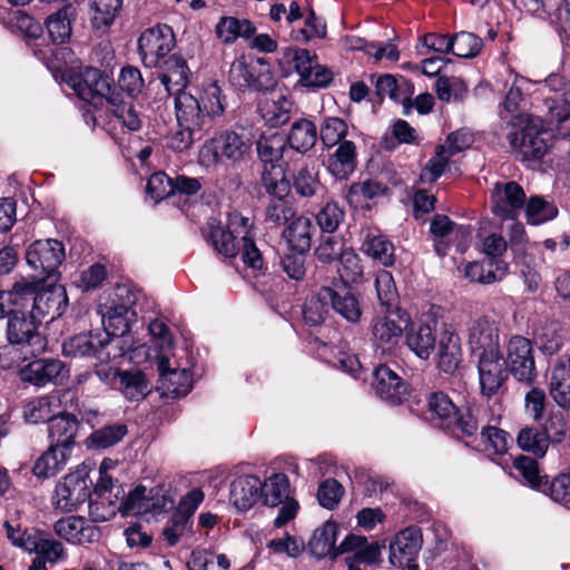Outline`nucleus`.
<instances>
[{
	"label": "nucleus",
	"mask_w": 570,
	"mask_h": 570,
	"mask_svg": "<svg viewBox=\"0 0 570 570\" xmlns=\"http://www.w3.org/2000/svg\"><path fill=\"white\" fill-rule=\"evenodd\" d=\"M528 82L529 80L524 77L513 76L512 85L500 106L499 115L501 119L509 121L510 130L507 138L512 150L522 160H539L548 151V142L544 137L547 132L542 119L530 114L514 115L521 107L522 90Z\"/></svg>",
	"instance_id": "1"
},
{
	"label": "nucleus",
	"mask_w": 570,
	"mask_h": 570,
	"mask_svg": "<svg viewBox=\"0 0 570 570\" xmlns=\"http://www.w3.org/2000/svg\"><path fill=\"white\" fill-rule=\"evenodd\" d=\"M66 82L85 102L96 108H107L122 127L130 131L140 129L142 121L132 101H126L111 87L110 79L97 68L86 67L78 72H69Z\"/></svg>",
	"instance_id": "2"
},
{
	"label": "nucleus",
	"mask_w": 570,
	"mask_h": 570,
	"mask_svg": "<svg viewBox=\"0 0 570 570\" xmlns=\"http://www.w3.org/2000/svg\"><path fill=\"white\" fill-rule=\"evenodd\" d=\"M206 239L214 250L225 257L239 255L243 263L253 271H262L264 259L255 244L253 223L249 218L233 213L228 216L227 229L220 222L210 218L206 224Z\"/></svg>",
	"instance_id": "3"
},
{
	"label": "nucleus",
	"mask_w": 570,
	"mask_h": 570,
	"mask_svg": "<svg viewBox=\"0 0 570 570\" xmlns=\"http://www.w3.org/2000/svg\"><path fill=\"white\" fill-rule=\"evenodd\" d=\"M226 105V97L216 82L204 85L198 96L179 92L175 98L180 118L193 126L200 124L206 129L212 126V120L224 114Z\"/></svg>",
	"instance_id": "4"
},
{
	"label": "nucleus",
	"mask_w": 570,
	"mask_h": 570,
	"mask_svg": "<svg viewBox=\"0 0 570 570\" xmlns=\"http://www.w3.org/2000/svg\"><path fill=\"white\" fill-rule=\"evenodd\" d=\"M252 147V136L245 128L224 130L202 146L198 161L207 168L216 166L224 159L237 164L250 155Z\"/></svg>",
	"instance_id": "5"
},
{
	"label": "nucleus",
	"mask_w": 570,
	"mask_h": 570,
	"mask_svg": "<svg viewBox=\"0 0 570 570\" xmlns=\"http://www.w3.org/2000/svg\"><path fill=\"white\" fill-rule=\"evenodd\" d=\"M6 338L18 350H26L31 355L41 354L47 350L48 341L40 332L41 323L31 312L10 309L8 306Z\"/></svg>",
	"instance_id": "6"
},
{
	"label": "nucleus",
	"mask_w": 570,
	"mask_h": 570,
	"mask_svg": "<svg viewBox=\"0 0 570 570\" xmlns=\"http://www.w3.org/2000/svg\"><path fill=\"white\" fill-rule=\"evenodd\" d=\"M11 302L19 296H32L31 314L42 324L61 316L67 308L68 297L63 286L50 284L47 288L36 292V286L29 282H18L13 285Z\"/></svg>",
	"instance_id": "7"
},
{
	"label": "nucleus",
	"mask_w": 570,
	"mask_h": 570,
	"mask_svg": "<svg viewBox=\"0 0 570 570\" xmlns=\"http://www.w3.org/2000/svg\"><path fill=\"white\" fill-rule=\"evenodd\" d=\"M411 318L402 308L377 312L371 322L372 341L382 354L392 353L399 345Z\"/></svg>",
	"instance_id": "8"
},
{
	"label": "nucleus",
	"mask_w": 570,
	"mask_h": 570,
	"mask_svg": "<svg viewBox=\"0 0 570 570\" xmlns=\"http://www.w3.org/2000/svg\"><path fill=\"white\" fill-rule=\"evenodd\" d=\"M513 468L530 488L544 492L548 490L550 498L558 503L570 502V473L554 478L549 484L548 476L541 473L538 462L524 455L514 459Z\"/></svg>",
	"instance_id": "9"
},
{
	"label": "nucleus",
	"mask_w": 570,
	"mask_h": 570,
	"mask_svg": "<svg viewBox=\"0 0 570 570\" xmlns=\"http://www.w3.org/2000/svg\"><path fill=\"white\" fill-rule=\"evenodd\" d=\"M65 259V246L52 238L33 242L26 252V261L41 281L56 282Z\"/></svg>",
	"instance_id": "10"
},
{
	"label": "nucleus",
	"mask_w": 570,
	"mask_h": 570,
	"mask_svg": "<svg viewBox=\"0 0 570 570\" xmlns=\"http://www.w3.org/2000/svg\"><path fill=\"white\" fill-rule=\"evenodd\" d=\"M543 87L554 92L553 97L546 99L551 129L560 137L570 139V82L552 73L544 80Z\"/></svg>",
	"instance_id": "11"
},
{
	"label": "nucleus",
	"mask_w": 570,
	"mask_h": 570,
	"mask_svg": "<svg viewBox=\"0 0 570 570\" xmlns=\"http://www.w3.org/2000/svg\"><path fill=\"white\" fill-rule=\"evenodd\" d=\"M229 82L237 89L268 90L275 79L271 67L263 59L247 62L244 56L236 58L228 72Z\"/></svg>",
	"instance_id": "12"
},
{
	"label": "nucleus",
	"mask_w": 570,
	"mask_h": 570,
	"mask_svg": "<svg viewBox=\"0 0 570 570\" xmlns=\"http://www.w3.org/2000/svg\"><path fill=\"white\" fill-rule=\"evenodd\" d=\"M116 297L120 303L114 301L110 306L107 307L106 312L102 313V326L104 330L111 336H122L130 330V324L136 317V311L134 308L137 296L126 285L118 286L116 288Z\"/></svg>",
	"instance_id": "13"
},
{
	"label": "nucleus",
	"mask_w": 570,
	"mask_h": 570,
	"mask_svg": "<svg viewBox=\"0 0 570 570\" xmlns=\"http://www.w3.org/2000/svg\"><path fill=\"white\" fill-rule=\"evenodd\" d=\"M90 484L83 469L68 473L56 485L52 498L55 509L61 512L76 511L90 498Z\"/></svg>",
	"instance_id": "14"
},
{
	"label": "nucleus",
	"mask_w": 570,
	"mask_h": 570,
	"mask_svg": "<svg viewBox=\"0 0 570 570\" xmlns=\"http://www.w3.org/2000/svg\"><path fill=\"white\" fill-rule=\"evenodd\" d=\"M175 35L171 27L157 24L145 30L138 39V50L142 63L148 68H155L161 59L173 50Z\"/></svg>",
	"instance_id": "15"
},
{
	"label": "nucleus",
	"mask_w": 570,
	"mask_h": 570,
	"mask_svg": "<svg viewBox=\"0 0 570 570\" xmlns=\"http://www.w3.org/2000/svg\"><path fill=\"white\" fill-rule=\"evenodd\" d=\"M19 377L22 382L37 387H45L48 384L61 385L69 377V368L59 358L42 357L22 366Z\"/></svg>",
	"instance_id": "16"
},
{
	"label": "nucleus",
	"mask_w": 570,
	"mask_h": 570,
	"mask_svg": "<svg viewBox=\"0 0 570 570\" xmlns=\"http://www.w3.org/2000/svg\"><path fill=\"white\" fill-rule=\"evenodd\" d=\"M476 360L479 384L482 395L491 397L499 393L508 380V366L501 351L482 353Z\"/></svg>",
	"instance_id": "17"
},
{
	"label": "nucleus",
	"mask_w": 570,
	"mask_h": 570,
	"mask_svg": "<svg viewBox=\"0 0 570 570\" xmlns=\"http://www.w3.org/2000/svg\"><path fill=\"white\" fill-rule=\"evenodd\" d=\"M525 193L515 181H498L491 193L492 213L503 220H514L525 204Z\"/></svg>",
	"instance_id": "18"
},
{
	"label": "nucleus",
	"mask_w": 570,
	"mask_h": 570,
	"mask_svg": "<svg viewBox=\"0 0 570 570\" xmlns=\"http://www.w3.org/2000/svg\"><path fill=\"white\" fill-rule=\"evenodd\" d=\"M111 343L112 340H109L106 332L83 333L65 341L62 352L67 357H95L100 362H106L110 358L108 347Z\"/></svg>",
	"instance_id": "19"
},
{
	"label": "nucleus",
	"mask_w": 570,
	"mask_h": 570,
	"mask_svg": "<svg viewBox=\"0 0 570 570\" xmlns=\"http://www.w3.org/2000/svg\"><path fill=\"white\" fill-rule=\"evenodd\" d=\"M505 362L511 374L520 382L530 383L537 375L532 344L523 336L510 338Z\"/></svg>",
	"instance_id": "20"
},
{
	"label": "nucleus",
	"mask_w": 570,
	"mask_h": 570,
	"mask_svg": "<svg viewBox=\"0 0 570 570\" xmlns=\"http://www.w3.org/2000/svg\"><path fill=\"white\" fill-rule=\"evenodd\" d=\"M422 547L421 533L415 528H406L400 531L390 543V563L403 570H417L415 563Z\"/></svg>",
	"instance_id": "21"
},
{
	"label": "nucleus",
	"mask_w": 570,
	"mask_h": 570,
	"mask_svg": "<svg viewBox=\"0 0 570 570\" xmlns=\"http://www.w3.org/2000/svg\"><path fill=\"white\" fill-rule=\"evenodd\" d=\"M299 82L305 87H326L333 80V72L318 63L316 55L307 49H297L293 57Z\"/></svg>",
	"instance_id": "22"
},
{
	"label": "nucleus",
	"mask_w": 570,
	"mask_h": 570,
	"mask_svg": "<svg viewBox=\"0 0 570 570\" xmlns=\"http://www.w3.org/2000/svg\"><path fill=\"white\" fill-rule=\"evenodd\" d=\"M323 298L330 302V308L343 317L346 322L358 323L363 308L358 295L350 285H336L323 287Z\"/></svg>",
	"instance_id": "23"
},
{
	"label": "nucleus",
	"mask_w": 570,
	"mask_h": 570,
	"mask_svg": "<svg viewBox=\"0 0 570 570\" xmlns=\"http://www.w3.org/2000/svg\"><path fill=\"white\" fill-rule=\"evenodd\" d=\"M159 372V390L171 397L185 396L191 390V375L186 368H171L169 358L161 354L157 356Z\"/></svg>",
	"instance_id": "24"
},
{
	"label": "nucleus",
	"mask_w": 570,
	"mask_h": 570,
	"mask_svg": "<svg viewBox=\"0 0 570 570\" xmlns=\"http://www.w3.org/2000/svg\"><path fill=\"white\" fill-rule=\"evenodd\" d=\"M373 389L379 397L400 404L409 394V385L387 365H379L373 373Z\"/></svg>",
	"instance_id": "25"
},
{
	"label": "nucleus",
	"mask_w": 570,
	"mask_h": 570,
	"mask_svg": "<svg viewBox=\"0 0 570 570\" xmlns=\"http://www.w3.org/2000/svg\"><path fill=\"white\" fill-rule=\"evenodd\" d=\"M55 532L72 544L92 543L100 539V530L83 517L70 515L55 523Z\"/></svg>",
	"instance_id": "26"
},
{
	"label": "nucleus",
	"mask_w": 570,
	"mask_h": 570,
	"mask_svg": "<svg viewBox=\"0 0 570 570\" xmlns=\"http://www.w3.org/2000/svg\"><path fill=\"white\" fill-rule=\"evenodd\" d=\"M548 390L561 410H570V352L560 356L551 366Z\"/></svg>",
	"instance_id": "27"
},
{
	"label": "nucleus",
	"mask_w": 570,
	"mask_h": 570,
	"mask_svg": "<svg viewBox=\"0 0 570 570\" xmlns=\"http://www.w3.org/2000/svg\"><path fill=\"white\" fill-rule=\"evenodd\" d=\"M381 550L382 547L377 542L367 543L364 537L348 534L336 549L334 556L353 551L352 556L346 557V564L353 562L358 567L361 564L373 566L381 561Z\"/></svg>",
	"instance_id": "28"
},
{
	"label": "nucleus",
	"mask_w": 570,
	"mask_h": 570,
	"mask_svg": "<svg viewBox=\"0 0 570 570\" xmlns=\"http://www.w3.org/2000/svg\"><path fill=\"white\" fill-rule=\"evenodd\" d=\"M468 343L473 356L481 355L483 352L500 351L499 328L495 322L487 317L475 320L469 328Z\"/></svg>",
	"instance_id": "29"
},
{
	"label": "nucleus",
	"mask_w": 570,
	"mask_h": 570,
	"mask_svg": "<svg viewBox=\"0 0 570 570\" xmlns=\"http://www.w3.org/2000/svg\"><path fill=\"white\" fill-rule=\"evenodd\" d=\"M502 416L500 404H495L494 409L483 406L468 407L466 411L452 419L460 431L468 436L474 435L479 428L482 429L487 423H498Z\"/></svg>",
	"instance_id": "30"
},
{
	"label": "nucleus",
	"mask_w": 570,
	"mask_h": 570,
	"mask_svg": "<svg viewBox=\"0 0 570 570\" xmlns=\"http://www.w3.org/2000/svg\"><path fill=\"white\" fill-rule=\"evenodd\" d=\"M79 421L76 415L66 413L61 409L49 422L50 444L57 445L71 452L75 445V438L78 433Z\"/></svg>",
	"instance_id": "31"
},
{
	"label": "nucleus",
	"mask_w": 570,
	"mask_h": 570,
	"mask_svg": "<svg viewBox=\"0 0 570 570\" xmlns=\"http://www.w3.org/2000/svg\"><path fill=\"white\" fill-rule=\"evenodd\" d=\"M189 75L187 62L174 55L165 60V69L158 80L168 95L176 97L179 92H187L185 88L189 81Z\"/></svg>",
	"instance_id": "32"
},
{
	"label": "nucleus",
	"mask_w": 570,
	"mask_h": 570,
	"mask_svg": "<svg viewBox=\"0 0 570 570\" xmlns=\"http://www.w3.org/2000/svg\"><path fill=\"white\" fill-rule=\"evenodd\" d=\"M262 481L255 475H242L230 484L229 501L239 511L249 510L258 500Z\"/></svg>",
	"instance_id": "33"
},
{
	"label": "nucleus",
	"mask_w": 570,
	"mask_h": 570,
	"mask_svg": "<svg viewBox=\"0 0 570 570\" xmlns=\"http://www.w3.org/2000/svg\"><path fill=\"white\" fill-rule=\"evenodd\" d=\"M62 401L60 392H53L29 401L23 406V417L29 423L50 422L60 413Z\"/></svg>",
	"instance_id": "34"
},
{
	"label": "nucleus",
	"mask_w": 570,
	"mask_h": 570,
	"mask_svg": "<svg viewBox=\"0 0 570 570\" xmlns=\"http://www.w3.org/2000/svg\"><path fill=\"white\" fill-rule=\"evenodd\" d=\"M117 386L129 402L144 400L151 391L146 375L140 371H119L114 373Z\"/></svg>",
	"instance_id": "35"
},
{
	"label": "nucleus",
	"mask_w": 570,
	"mask_h": 570,
	"mask_svg": "<svg viewBox=\"0 0 570 570\" xmlns=\"http://www.w3.org/2000/svg\"><path fill=\"white\" fill-rule=\"evenodd\" d=\"M509 265L502 259H483L465 266L464 275L470 282L492 284L501 281L508 273Z\"/></svg>",
	"instance_id": "36"
},
{
	"label": "nucleus",
	"mask_w": 570,
	"mask_h": 570,
	"mask_svg": "<svg viewBox=\"0 0 570 570\" xmlns=\"http://www.w3.org/2000/svg\"><path fill=\"white\" fill-rule=\"evenodd\" d=\"M70 455L71 452L50 444L48 450L36 460L32 472L39 479L55 476L65 468Z\"/></svg>",
	"instance_id": "37"
},
{
	"label": "nucleus",
	"mask_w": 570,
	"mask_h": 570,
	"mask_svg": "<svg viewBox=\"0 0 570 570\" xmlns=\"http://www.w3.org/2000/svg\"><path fill=\"white\" fill-rule=\"evenodd\" d=\"M330 157L327 168L336 179H347L356 168V146L351 140L337 145Z\"/></svg>",
	"instance_id": "38"
},
{
	"label": "nucleus",
	"mask_w": 570,
	"mask_h": 570,
	"mask_svg": "<svg viewBox=\"0 0 570 570\" xmlns=\"http://www.w3.org/2000/svg\"><path fill=\"white\" fill-rule=\"evenodd\" d=\"M434 332L430 324L412 325L405 334L407 347L420 358L428 360L436 344Z\"/></svg>",
	"instance_id": "39"
},
{
	"label": "nucleus",
	"mask_w": 570,
	"mask_h": 570,
	"mask_svg": "<svg viewBox=\"0 0 570 570\" xmlns=\"http://www.w3.org/2000/svg\"><path fill=\"white\" fill-rule=\"evenodd\" d=\"M460 337L450 331H444L438 345V366L445 373L454 372L461 363Z\"/></svg>",
	"instance_id": "40"
},
{
	"label": "nucleus",
	"mask_w": 570,
	"mask_h": 570,
	"mask_svg": "<svg viewBox=\"0 0 570 570\" xmlns=\"http://www.w3.org/2000/svg\"><path fill=\"white\" fill-rule=\"evenodd\" d=\"M216 35L224 43H233L239 37L250 39L255 32V26L247 19L223 17L216 24Z\"/></svg>",
	"instance_id": "41"
},
{
	"label": "nucleus",
	"mask_w": 570,
	"mask_h": 570,
	"mask_svg": "<svg viewBox=\"0 0 570 570\" xmlns=\"http://www.w3.org/2000/svg\"><path fill=\"white\" fill-rule=\"evenodd\" d=\"M312 229L309 218L303 216L294 218L283 233L289 249L308 252L312 245Z\"/></svg>",
	"instance_id": "42"
},
{
	"label": "nucleus",
	"mask_w": 570,
	"mask_h": 570,
	"mask_svg": "<svg viewBox=\"0 0 570 570\" xmlns=\"http://www.w3.org/2000/svg\"><path fill=\"white\" fill-rule=\"evenodd\" d=\"M291 148L298 153L311 150L317 141V128L308 119H299L292 124L287 136Z\"/></svg>",
	"instance_id": "43"
},
{
	"label": "nucleus",
	"mask_w": 570,
	"mask_h": 570,
	"mask_svg": "<svg viewBox=\"0 0 570 570\" xmlns=\"http://www.w3.org/2000/svg\"><path fill=\"white\" fill-rule=\"evenodd\" d=\"M119 490L116 493H90L89 514L95 522L110 520L118 511L121 512L120 502H118Z\"/></svg>",
	"instance_id": "44"
},
{
	"label": "nucleus",
	"mask_w": 570,
	"mask_h": 570,
	"mask_svg": "<svg viewBox=\"0 0 570 570\" xmlns=\"http://www.w3.org/2000/svg\"><path fill=\"white\" fill-rule=\"evenodd\" d=\"M259 499L265 505L277 507L289 497V481L283 473H276L262 483Z\"/></svg>",
	"instance_id": "45"
},
{
	"label": "nucleus",
	"mask_w": 570,
	"mask_h": 570,
	"mask_svg": "<svg viewBox=\"0 0 570 570\" xmlns=\"http://www.w3.org/2000/svg\"><path fill=\"white\" fill-rule=\"evenodd\" d=\"M363 252L384 266H392L395 263V248L386 236L368 233L362 245Z\"/></svg>",
	"instance_id": "46"
},
{
	"label": "nucleus",
	"mask_w": 570,
	"mask_h": 570,
	"mask_svg": "<svg viewBox=\"0 0 570 570\" xmlns=\"http://www.w3.org/2000/svg\"><path fill=\"white\" fill-rule=\"evenodd\" d=\"M527 223L533 226L542 225L558 216L556 204L542 196H531L524 204Z\"/></svg>",
	"instance_id": "47"
},
{
	"label": "nucleus",
	"mask_w": 570,
	"mask_h": 570,
	"mask_svg": "<svg viewBox=\"0 0 570 570\" xmlns=\"http://www.w3.org/2000/svg\"><path fill=\"white\" fill-rule=\"evenodd\" d=\"M564 328L556 322H549L542 325L537 334L535 341L539 348L548 355L557 354L566 341Z\"/></svg>",
	"instance_id": "48"
},
{
	"label": "nucleus",
	"mask_w": 570,
	"mask_h": 570,
	"mask_svg": "<svg viewBox=\"0 0 570 570\" xmlns=\"http://www.w3.org/2000/svg\"><path fill=\"white\" fill-rule=\"evenodd\" d=\"M175 112L178 129L169 137L168 147L174 151L181 153L187 150L193 145L194 140L196 139V134L206 128L200 124L193 126L191 124L184 121L179 115V107H175Z\"/></svg>",
	"instance_id": "49"
},
{
	"label": "nucleus",
	"mask_w": 570,
	"mask_h": 570,
	"mask_svg": "<svg viewBox=\"0 0 570 570\" xmlns=\"http://www.w3.org/2000/svg\"><path fill=\"white\" fill-rule=\"evenodd\" d=\"M478 448L489 455L503 454L508 450V434L493 423H487L482 426Z\"/></svg>",
	"instance_id": "50"
},
{
	"label": "nucleus",
	"mask_w": 570,
	"mask_h": 570,
	"mask_svg": "<svg viewBox=\"0 0 570 570\" xmlns=\"http://www.w3.org/2000/svg\"><path fill=\"white\" fill-rule=\"evenodd\" d=\"M128 433V428L124 423H115L95 430L87 439L89 448L107 449L119 443Z\"/></svg>",
	"instance_id": "51"
},
{
	"label": "nucleus",
	"mask_w": 570,
	"mask_h": 570,
	"mask_svg": "<svg viewBox=\"0 0 570 570\" xmlns=\"http://www.w3.org/2000/svg\"><path fill=\"white\" fill-rule=\"evenodd\" d=\"M72 8L66 6L47 18V29L55 43H65L71 36Z\"/></svg>",
	"instance_id": "52"
},
{
	"label": "nucleus",
	"mask_w": 570,
	"mask_h": 570,
	"mask_svg": "<svg viewBox=\"0 0 570 570\" xmlns=\"http://www.w3.org/2000/svg\"><path fill=\"white\" fill-rule=\"evenodd\" d=\"M256 149L265 167L269 165L273 169V166H281L278 163L283 158L285 141L278 135L262 136L257 141Z\"/></svg>",
	"instance_id": "53"
},
{
	"label": "nucleus",
	"mask_w": 570,
	"mask_h": 570,
	"mask_svg": "<svg viewBox=\"0 0 570 570\" xmlns=\"http://www.w3.org/2000/svg\"><path fill=\"white\" fill-rule=\"evenodd\" d=\"M337 272L341 278L338 285H350L362 281L364 268L360 256L352 248H346L343 252Z\"/></svg>",
	"instance_id": "54"
},
{
	"label": "nucleus",
	"mask_w": 570,
	"mask_h": 570,
	"mask_svg": "<svg viewBox=\"0 0 570 570\" xmlns=\"http://www.w3.org/2000/svg\"><path fill=\"white\" fill-rule=\"evenodd\" d=\"M377 299L384 309L400 308L397 306L399 293L392 274L380 271L375 277Z\"/></svg>",
	"instance_id": "55"
},
{
	"label": "nucleus",
	"mask_w": 570,
	"mask_h": 570,
	"mask_svg": "<svg viewBox=\"0 0 570 570\" xmlns=\"http://www.w3.org/2000/svg\"><path fill=\"white\" fill-rule=\"evenodd\" d=\"M348 126L340 117H325L320 125V138L324 146L331 148L344 141Z\"/></svg>",
	"instance_id": "56"
},
{
	"label": "nucleus",
	"mask_w": 570,
	"mask_h": 570,
	"mask_svg": "<svg viewBox=\"0 0 570 570\" xmlns=\"http://www.w3.org/2000/svg\"><path fill=\"white\" fill-rule=\"evenodd\" d=\"M338 527L335 522L327 521L317 528L311 539V548L318 556L331 553L335 549Z\"/></svg>",
	"instance_id": "57"
},
{
	"label": "nucleus",
	"mask_w": 570,
	"mask_h": 570,
	"mask_svg": "<svg viewBox=\"0 0 570 570\" xmlns=\"http://www.w3.org/2000/svg\"><path fill=\"white\" fill-rule=\"evenodd\" d=\"M517 442L522 450L531 452L538 458L544 456L550 446L547 435L534 428L522 429L518 434Z\"/></svg>",
	"instance_id": "58"
},
{
	"label": "nucleus",
	"mask_w": 570,
	"mask_h": 570,
	"mask_svg": "<svg viewBox=\"0 0 570 570\" xmlns=\"http://www.w3.org/2000/svg\"><path fill=\"white\" fill-rule=\"evenodd\" d=\"M483 46L480 37L471 32H458L451 37V51L459 58H473L479 55Z\"/></svg>",
	"instance_id": "59"
},
{
	"label": "nucleus",
	"mask_w": 570,
	"mask_h": 570,
	"mask_svg": "<svg viewBox=\"0 0 570 570\" xmlns=\"http://www.w3.org/2000/svg\"><path fill=\"white\" fill-rule=\"evenodd\" d=\"M122 7V0H94L91 22L95 29L108 28Z\"/></svg>",
	"instance_id": "60"
},
{
	"label": "nucleus",
	"mask_w": 570,
	"mask_h": 570,
	"mask_svg": "<svg viewBox=\"0 0 570 570\" xmlns=\"http://www.w3.org/2000/svg\"><path fill=\"white\" fill-rule=\"evenodd\" d=\"M323 295L322 287L316 295L305 301L303 305V318L306 324L316 326L325 321L330 312V302L327 298H323Z\"/></svg>",
	"instance_id": "61"
},
{
	"label": "nucleus",
	"mask_w": 570,
	"mask_h": 570,
	"mask_svg": "<svg viewBox=\"0 0 570 570\" xmlns=\"http://www.w3.org/2000/svg\"><path fill=\"white\" fill-rule=\"evenodd\" d=\"M7 538L10 542L26 552L33 553L37 550V542L41 531L35 528L22 529L20 525L13 527L8 521L4 523Z\"/></svg>",
	"instance_id": "62"
},
{
	"label": "nucleus",
	"mask_w": 570,
	"mask_h": 570,
	"mask_svg": "<svg viewBox=\"0 0 570 570\" xmlns=\"http://www.w3.org/2000/svg\"><path fill=\"white\" fill-rule=\"evenodd\" d=\"M429 410L432 415L440 419L445 426H450L452 424V419L458 414L455 404L449 395L443 392H435L431 394L429 399Z\"/></svg>",
	"instance_id": "63"
},
{
	"label": "nucleus",
	"mask_w": 570,
	"mask_h": 570,
	"mask_svg": "<svg viewBox=\"0 0 570 570\" xmlns=\"http://www.w3.org/2000/svg\"><path fill=\"white\" fill-rule=\"evenodd\" d=\"M262 181L272 198L286 197L289 191V185L285 179L282 166H273V169L265 167Z\"/></svg>",
	"instance_id": "64"
}]
</instances>
